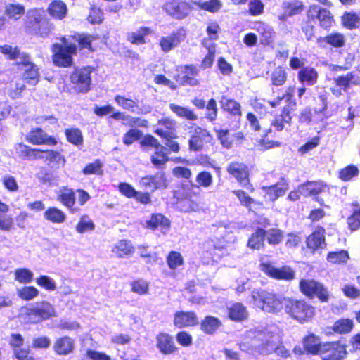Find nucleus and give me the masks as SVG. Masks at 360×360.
<instances>
[{"label": "nucleus", "instance_id": "obj_1", "mask_svg": "<svg viewBox=\"0 0 360 360\" xmlns=\"http://www.w3.org/2000/svg\"><path fill=\"white\" fill-rule=\"evenodd\" d=\"M276 335L268 327L259 326L245 332L240 347L245 352L268 355L273 351L278 356L288 358L290 352L284 346L275 347Z\"/></svg>", "mask_w": 360, "mask_h": 360}, {"label": "nucleus", "instance_id": "obj_2", "mask_svg": "<svg viewBox=\"0 0 360 360\" xmlns=\"http://www.w3.org/2000/svg\"><path fill=\"white\" fill-rule=\"evenodd\" d=\"M92 39L90 35L79 34L62 37L60 44L56 43L52 46L53 63L58 66H70L72 63V56L76 53L77 45L82 49H90Z\"/></svg>", "mask_w": 360, "mask_h": 360}, {"label": "nucleus", "instance_id": "obj_3", "mask_svg": "<svg viewBox=\"0 0 360 360\" xmlns=\"http://www.w3.org/2000/svg\"><path fill=\"white\" fill-rule=\"evenodd\" d=\"M251 298L255 307L270 314L281 312L284 306L285 307V301H288L285 298L264 290H253Z\"/></svg>", "mask_w": 360, "mask_h": 360}, {"label": "nucleus", "instance_id": "obj_4", "mask_svg": "<svg viewBox=\"0 0 360 360\" xmlns=\"http://www.w3.org/2000/svg\"><path fill=\"white\" fill-rule=\"evenodd\" d=\"M347 354V346L340 340L316 343V355L322 360H343Z\"/></svg>", "mask_w": 360, "mask_h": 360}, {"label": "nucleus", "instance_id": "obj_5", "mask_svg": "<svg viewBox=\"0 0 360 360\" xmlns=\"http://www.w3.org/2000/svg\"><path fill=\"white\" fill-rule=\"evenodd\" d=\"M31 323H37L56 316L54 307L47 301L37 302L25 308Z\"/></svg>", "mask_w": 360, "mask_h": 360}, {"label": "nucleus", "instance_id": "obj_6", "mask_svg": "<svg viewBox=\"0 0 360 360\" xmlns=\"http://www.w3.org/2000/svg\"><path fill=\"white\" fill-rule=\"evenodd\" d=\"M285 311L300 323L308 321L314 316V308L304 302L285 301Z\"/></svg>", "mask_w": 360, "mask_h": 360}, {"label": "nucleus", "instance_id": "obj_7", "mask_svg": "<svg viewBox=\"0 0 360 360\" xmlns=\"http://www.w3.org/2000/svg\"><path fill=\"white\" fill-rule=\"evenodd\" d=\"M91 72V68L87 67L75 69L72 73L70 80L76 91L86 93L89 90Z\"/></svg>", "mask_w": 360, "mask_h": 360}, {"label": "nucleus", "instance_id": "obj_8", "mask_svg": "<svg viewBox=\"0 0 360 360\" xmlns=\"http://www.w3.org/2000/svg\"><path fill=\"white\" fill-rule=\"evenodd\" d=\"M20 70L23 72L22 79L28 84L36 85L39 81V72L37 66L30 61L28 56L23 55L21 60L18 61Z\"/></svg>", "mask_w": 360, "mask_h": 360}, {"label": "nucleus", "instance_id": "obj_9", "mask_svg": "<svg viewBox=\"0 0 360 360\" xmlns=\"http://www.w3.org/2000/svg\"><path fill=\"white\" fill-rule=\"evenodd\" d=\"M260 269L266 275L275 279L290 281L295 278V272L289 266L276 268L270 263H262Z\"/></svg>", "mask_w": 360, "mask_h": 360}, {"label": "nucleus", "instance_id": "obj_10", "mask_svg": "<svg viewBox=\"0 0 360 360\" xmlns=\"http://www.w3.org/2000/svg\"><path fill=\"white\" fill-rule=\"evenodd\" d=\"M227 172L233 176L242 186L249 185V171L246 165L240 162H230L226 167Z\"/></svg>", "mask_w": 360, "mask_h": 360}, {"label": "nucleus", "instance_id": "obj_11", "mask_svg": "<svg viewBox=\"0 0 360 360\" xmlns=\"http://www.w3.org/2000/svg\"><path fill=\"white\" fill-rule=\"evenodd\" d=\"M164 9L167 13L177 20L186 18L191 11L188 3L176 0L167 2L164 5Z\"/></svg>", "mask_w": 360, "mask_h": 360}, {"label": "nucleus", "instance_id": "obj_12", "mask_svg": "<svg viewBox=\"0 0 360 360\" xmlns=\"http://www.w3.org/2000/svg\"><path fill=\"white\" fill-rule=\"evenodd\" d=\"M186 34L185 30L181 28L168 36L162 37L160 40L162 51L167 53L178 46L184 40Z\"/></svg>", "mask_w": 360, "mask_h": 360}, {"label": "nucleus", "instance_id": "obj_13", "mask_svg": "<svg viewBox=\"0 0 360 360\" xmlns=\"http://www.w3.org/2000/svg\"><path fill=\"white\" fill-rule=\"evenodd\" d=\"M9 342L18 360H33V358L29 356L30 347H22L24 338L20 334H12Z\"/></svg>", "mask_w": 360, "mask_h": 360}, {"label": "nucleus", "instance_id": "obj_14", "mask_svg": "<svg viewBox=\"0 0 360 360\" xmlns=\"http://www.w3.org/2000/svg\"><path fill=\"white\" fill-rule=\"evenodd\" d=\"M140 185L151 191L164 189L167 187V181L163 172L144 176L140 180Z\"/></svg>", "mask_w": 360, "mask_h": 360}, {"label": "nucleus", "instance_id": "obj_15", "mask_svg": "<svg viewBox=\"0 0 360 360\" xmlns=\"http://www.w3.org/2000/svg\"><path fill=\"white\" fill-rule=\"evenodd\" d=\"M179 74L176 80L183 85H190L192 86L199 84V81L195 78L198 74V69L193 65H186L179 68Z\"/></svg>", "mask_w": 360, "mask_h": 360}, {"label": "nucleus", "instance_id": "obj_16", "mask_svg": "<svg viewBox=\"0 0 360 360\" xmlns=\"http://www.w3.org/2000/svg\"><path fill=\"white\" fill-rule=\"evenodd\" d=\"M176 122L170 118L160 120L156 125L155 132L165 139H172L176 135Z\"/></svg>", "mask_w": 360, "mask_h": 360}, {"label": "nucleus", "instance_id": "obj_17", "mask_svg": "<svg viewBox=\"0 0 360 360\" xmlns=\"http://www.w3.org/2000/svg\"><path fill=\"white\" fill-rule=\"evenodd\" d=\"M37 159L44 160L51 168H59L63 167L65 159L59 152L48 150H39Z\"/></svg>", "mask_w": 360, "mask_h": 360}, {"label": "nucleus", "instance_id": "obj_18", "mask_svg": "<svg viewBox=\"0 0 360 360\" xmlns=\"http://www.w3.org/2000/svg\"><path fill=\"white\" fill-rule=\"evenodd\" d=\"M27 140L32 144H46L49 146H55L57 141L53 136H49L41 129L37 128L32 130L27 136Z\"/></svg>", "mask_w": 360, "mask_h": 360}, {"label": "nucleus", "instance_id": "obj_19", "mask_svg": "<svg viewBox=\"0 0 360 360\" xmlns=\"http://www.w3.org/2000/svg\"><path fill=\"white\" fill-rule=\"evenodd\" d=\"M198 323V319L193 311H176L174 316V325L182 328L195 326Z\"/></svg>", "mask_w": 360, "mask_h": 360}, {"label": "nucleus", "instance_id": "obj_20", "mask_svg": "<svg viewBox=\"0 0 360 360\" xmlns=\"http://www.w3.org/2000/svg\"><path fill=\"white\" fill-rule=\"evenodd\" d=\"M210 135L206 129L197 128L189 140V148L197 151L202 148L204 143L210 141Z\"/></svg>", "mask_w": 360, "mask_h": 360}, {"label": "nucleus", "instance_id": "obj_21", "mask_svg": "<svg viewBox=\"0 0 360 360\" xmlns=\"http://www.w3.org/2000/svg\"><path fill=\"white\" fill-rule=\"evenodd\" d=\"M254 29L258 32L262 44L269 45L274 42L275 32L271 26L262 22H257L255 24Z\"/></svg>", "mask_w": 360, "mask_h": 360}, {"label": "nucleus", "instance_id": "obj_22", "mask_svg": "<svg viewBox=\"0 0 360 360\" xmlns=\"http://www.w3.org/2000/svg\"><path fill=\"white\" fill-rule=\"evenodd\" d=\"M317 42L321 46L329 45L333 48H342L345 44V37L338 32H333L323 37L317 39Z\"/></svg>", "mask_w": 360, "mask_h": 360}, {"label": "nucleus", "instance_id": "obj_23", "mask_svg": "<svg viewBox=\"0 0 360 360\" xmlns=\"http://www.w3.org/2000/svg\"><path fill=\"white\" fill-rule=\"evenodd\" d=\"M26 25L32 28L36 34L44 35L46 32L41 30V21L43 20L42 11L37 9L30 10L27 13Z\"/></svg>", "mask_w": 360, "mask_h": 360}, {"label": "nucleus", "instance_id": "obj_24", "mask_svg": "<svg viewBox=\"0 0 360 360\" xmlns=\"http://www.w3.org/2000/svg\"><path fill=\"white\" fill-rule=\"evenodd\" d=\"M146 227L153 230L159 229L162 233H166L170 226L169 220L161 214H153L146 221Z\"/></svg>", "mask_w": 360, "mask_h": 360}, {"label": "nucleus", "instance_id": "obj_25", "mask_svg": "<svg viewBox=\"0 0 360 360\" xmlns=\"http://www.w3.org/2000/svg\"><path fill=\"white\" fill-rule=\"evenodd\" d=\"M295 102H290L289 105L285 106L282 112L276 115L271 121V126L278 131H281L284 129L285 124H288L291 121L290 110H292L295 106Z\"/></svg>", "mask_w": 360, "mask_h": 360}, {"label": "nucleus", "instance_id": "obj_26", "mask_svg": "<svg viewBox=\"0 0 360 360\" xmlns=\"http://www.w3.org/2000/svg\"><path fill=\"white\" fill-rule=\"evenodd\" d=\"M157 347L164 354H169L175 352L177 347L175 346L172 337L167 333H160L156 337Z\"/></svg>", "mask_w": 360, "mask_h": 360}, {"label": "nucleus", "instance_id": "obj_27", "mask_svg": "<svg viewBox=\"0 0 360 360\" xmlns=\"http://www.w3.org/2000/svg\"><path fill=\"white\" fill-rule=\"evenodd\" d=\"M135 248L131 240L122 239L118 240L112 247V252L119 258L129 257L134 254Z\"/></svg>", "mask_w": 360, "mask_h": 360}, {"label": "nucleus", "instance_id": "obj_28", "mask_svg": "<svg viewBox=\"0 0 360 360\" xmlns=\"http://www.w3.org/2000/svg\"><path fill=\"white\" fill-rule=\"evenodd\" d=\"M262 189L264 190L268 200L274 201L278 198L285 194L286 191L288 189V184L286 181H281L274 186L264 187Z\"/></svg>", "mask_w": 360, "mask_h": 360}, {"label": "nucleus", "instance_id": "obj_29", "mask_svg": "<svg viewBox=\"0 0 360 360\" xmlns=\"http://www.w3.org/2000/svg\"><path fill=\"white\" fill-rule=\"evenodd\" d=\"M57 200L68 209H72L75 204V192L68 187H61L57 192Z\"/></svg>", "mask_w": 360, "mask_h": 360}, {"label": "nucleus", "instance_id": "obj_30", "mask_svg": "<svg viewBox=\"0 0 360 360\" xmlns=\"http://www.w3.org/2000/svg\"><path fill=\"white\" fill-rule=\"evenodd\" d=\"M74 348L73 340L68 336L58 338L53 345L55 352L59 355H66L71 353Z\"/></svg>", "mask_w": 360, "mask_h": 360}, {"label": "nucleus", "instance_id": "obj_31", "mask_svg": "<svg viewBox=\"0 0 360 360\" xmlns=\"http://www.w3.org/2000/svg\"><path fill=\"white\" fill-rule=\"evenodd\" d=\"M353 211L347 217V224L348 229L354 232L360 229V204L355 201L351 204Z\"/></svg>", "mask_w": 360, "mask_h": 360}, {"label": "nucleus", "instance_id": "obj_32", "mask_svg": "<svg viewBox=\"0 0 360 360\" xmlns=\"http://www.w3.org/2000/svg\"><path fill=\"white\" fill-rule=\"evenodd\" d=\"M48 12L53 18L61 20L66 16L68 8L63 1L57 0L49 4L48 7Z\"/></svg>", "mask_w": 360, "mask_h": 360}, {"label": "nucleus", "instance_id": "obj_33", "mask_svg": "<svg viewBox=\"0 0 360 360\" xmlns=\"http://www.w3.org/2000/svg\"><path fill=\"white\" fill-rule=\"evenodd\" d=\"M354 328V322L349 318H341L337 320L331 329L334 333L345 335L350 333Z\"/></svg>", "mask_w": 360, "mask_h": 360}, {"label": "nucleus", "instance_id": "obj_34", "mask_svg": "<svg viewBox=\"0 0 360 360\" xmlns=\"http://www.w3.org/2000/svg\"><path fill=\"white\" fill-rule=\"evenodd\" d=\"M315 8L310 6L307 14V18L303 22L302 30L304 32L307 38L311 39L314 37V26L315 24Z\"/></svg>", "mask_w": 360, "mask_h": 360}, {"label": "nucleus", "instance_id": "obj_35", "mask_svg": "<svg viewBox=\"0 0 360 360\" xmlns=\"http://www.w3.org/2000/svg\"><path fill=\"white\" fill-rule=\"evenodd\" d=\"M342 25L349 30H352L360 25V17L355 12H345L341 16Z\"/></svg>", "mask_w": 360, "mask_h": 360}, {"label": "nucleus", "instance_id": "obj_36", "mask_svg": "<svg viewBox=\"0 0 360 360\" xmlns=\"http://www.w3.org/2000/svg\"><path fill=\"white\" fill-rule=\"evenodd\" d=\"M229 316L235 321H243L248 316L246 307L241 303H235L229 308Z\"/></svg>", "mask_w": 360, "mask_h": 360}, {"label": "nucleus", "instance_id": "obj_37", "mask_svg": "<svg viewBox=\"0 0 360 360\" xmlns=\"http://www.w3.org/2000/svg\"><path fill=\"white\" fill-rule=\"evenodd\" d=\"M15 150L18 156L22 160H37L39 149H34L30 146L18 143L15 146Z\"/></svg>", "mask_w": 360, "mask_h": 360}, {"label": "nucleus", "instance_id": "obj_38", "mask_svg": "<svg viewBox=\"0 0 360 360\" xmlns=\"http://www.w3.org/2000/svg\"><path fill=\"white\" fill-rule=\"evenodd\" d=\"M330 186L321 181H316V201L322 206L331 198Z\"/></svg>", "mask_w": 360, "mask_h": 360}, {"label": "nucleus", "instance_id": "obj_39", "mask_svg": "<svg viewBox=\"0 0 360 360\" xmlns=\"http://www.w3.org/2000/svg\"><path fill=\"white\" fill-rule=\"evenodd\" d=\"M44 218L53 224H62L66 219L65 212L57 207H49L44 214Z\"/></svg>", "mask_w": 360, "mask_h": 360}, {"label": "nucleus", "instance_id": "obj_40", "mask_svg": "<svg viewBox=\"0 0 360 360\" xmlns=\"http://www.w3.org/2000/svg\"><path fill=\"white\" fill-rule=\"evenodd\" d=\"M264 238L265 231L263 229H257L250 237L248 241V247L254 250L260 249L264 246Z\"/></svg>", "mask_w": 360, "mask_h": 360}, {"label": "nucleus", "instance_id": "obj_41", "mask_svg": "<svg viewBox=\"0 0 360 360\" xmlns=\"http://www.w3.org/2000/svg\"><path fill=\"white\" fill-rule=\"evenodd\" d=\"M151 33V30L148 27H141L136 32H131L127 34V40L133 44H145V37Z\"/></svg>", "mask_w": 360, "mask_h": 360}, {"label": "nucleus", "instance_id": "obj_42", "mask_svg": "<svg viewBox=\"0 0 360 360\" xmlns=\"http://www.w3.org/2000/svg\"><path fill=\"white\" fill-rule=\"evenodd\" d=\"M359 174V169L356 165H349L340 169L338 174L339 179L344 182L352 181Z\"/></svg>", "mask_w": 360, "mask_h": 360}, {"label": "nucleus", "instance_id": "obj_43", "mask_svg": "<svg viewBox=\"0 0 360 360\" xmlns=\"http://www.w3.org/2000/svg\"><path fill=\"white\" fill-rule=\"evenodd\" d=\"M221 108L232 115H240V105L236 101L222 96L220 101Z\"/></svg>", "mask_w": 360, "mask_h": 360}, {"label": "nucleus", "instance_id": "obj_44", "mask_svg": "<svg viewBox=\"0 0 360 360\" xmlns=\"http://www.w3.org/2000/svg\"><path fill=\"white\" fill-rule=\"evenodd\" d=\"M220 320L216 317L207 316L201 323V330L205 333L213 334L221 326Z\"/></svg>", "mask_w": 360, "mask_h": 360}, {"label": "nucleus", "instance_id": "obj_45", "mask_svg": "<svg viewBox=\"0 0 360 360\" xmlns=\"http://www.w3.org/2000/svg\"><path fill=\"white\" fill-rule=\"evenodd\" d=\"M169 109L179 117L186 119L188 120H196L198 117L195 113L188 108L180 106L174 103L169 105Z\"/></svg>", "mask_w": 360, "mask_h": 360}, {"label": "nucleus", "instance_id": "obj_46", "mask_svg": "<svg viewBox=\"0 0 360 360\" xmlns=\"http://www.w3.org/2000/svg\"><path fill=\"white\" fill-rule=\"evenodd\" d=\"M316 18L319 20L320 26L326 30L329 29L334 22L330 11L326 8H321L317 11Z\"/></svg>", "mask_w": 360, "mask_h": 360}, {"label": "nucleus", "instance_id": "obj_47", "mask_svg": "<svg viewBox=\"0 0 360 360\" xmlns=\"http://www.w3.org/2000/svg\"><path fill=\"white\" fill-rule=\"evenodd\" d=\"M14 278L21 284L30 283L34 278L33 272L26 268H18L14 271Z\"/></svg>", "mask_w": 360, "mask_h": 360}, {"label": "nucleus", "instance_id": "obj_48", "mask_svg": "<svg viewBox=\"0 0 360 360\" xmlns=\"http://www.w3.org/2000/svg\"><path fill=\"white\" fill-rule=\"evenodd\" d=\"M95 229V224L93 220L86 214L82 215L79 222L75 226V230L78 233H84L92 231Z\"/></svg>", "mask_w": 360, "mask_h": 360}, {"label": "nucleus", "instance_id": "obj_49", "mask_svg": "<svg viewBox=\"0 0 360 360\" xmlns=\"http://www.w3.org/2000/svg\"><path fill=\"white\" fill-rule=\"evenodd\" d=\"M349 259V253L345 250L330 252L327 255V260L332 264H345Z\"/></svg>", "mask_w": 360, "mask_h": 360}, {"label": "nucleus", "instance_id": "obj_50", "mask_svg": "<svg viewBox=\"0 0 360 360\" xmlns=\"http://www.w3.org/2000/svg\"><path fill=\"white\" fill-rule=\"evenodd\" d=\"M25 80L20 78H16L13 82L12 81L9 86L8 95L12 98H19L22 92L25 89Z\"/></svg>", "mask_w": 360, "mask_h": 360}, {"label": "nucleus", "instance_id": "obj_51", "mask_svg": "<svg viewBox=\"0 0 360 360\" xmlns=\"http://www.w3.org/2000/svg\"><path fill=\"white\" fill-rule=\"evenodd\" d=\"M18 296L23 300L29 301L39 295V290L33 286H23L17 289Z\"/></svg>", "mask_w": 360, "mask_h": 360}, {"label": "nucleus", "instance_id": "obj_52", "mask_svg": "<svg viewBox=\"0 0 360 360\" xmlns=\"http://www.w3.org/2000/svg\"><path fill=\"white\" fill-rule=\"evenodd\" d=\"M25 13V7L20 4H8L5 7V14L11 19L18 20Z\"/></svg>", "mask_w": 360, "mask_h": 360}, {"label": "nucleus", "instance_id": "obj_53", "mask_svg": "<svg viewBox=\"0 0 360 360\" xmlns=\"http://www.w3.org/2000/svg\"><path fill=\"white\" fill-rule=\"evenodd\" d=\"M354 75L353 72H350L347 73L345 75H340L334 79L336 86L340 87L344 91H347L350 87L351 84H354L353 82Z\"/></svg>", "mask_w": 360, "mask_h": 360}, {"label": "nucleus", "instance_id": "obj_54", "mask_svg": "<svg viewBox=\"0 0 360 360\" xmlns=\"http://www.w3.org/2000/svg\"><path fill=\"white\" fill-rule=\"evenodd\" d=\"M167 263L171 270H175L184 264L182 255L176 251H171L167 257Z\"/></svg>", "mask_w": 360, "mask_h": 360}, {"label": "nucleus", "instance_id": "obj_55", "mask_svg": "<svg viewBox=\"0 0 360 360\" xmlns=\"http://www.w3.org/2000/svg\"><path fill=\"white\" fill-rule=\"evenodd\" d=\"M65 136L68 141L74 145L79 146L83 143L82 131L77 128L66 129Z\"/></svg>", "mask_w": 360, "mask_h": 360}, {"label": "nucleus", "instance_id": "obj_56", "mask_svg": "<svg viewBox=\"0 0 360 360\" xmlns=\"http://www.w3.org/2000/svg\"><path fill=\"white\" fill-rule=\"evenodd\" d=\"M112 117H113L115 120H122L124 121L123 123L124 124L129 125L137 124L139 126L145 127L146 123L147 122L146 120H140L139 119H135L129 115H126L120 112L113 113L112 115Z\"/></svg>", "mask_w": 360, "mask_h": 360}, {"label": "nucleus", "instance_id": "obj_57", "mask_svg": "<svg viewBox=\"0 0 360 360\" xmlns=\"http://www.w3.org/2000/svg\"><path fill=\"white\" fill-rule=\"evenodd\" d=\"M166 148L163 146V148L155 150L153 155L151 157V162L156 167H160L164 165L169 160L167 153H165Z\"/></svg>", "mask_w": 360, "mask_h": 360}, {"label": "nucleus", "instance_id": "obj_58", "mask_svg": "<svg viewBox=\"0 0 360 360\" xmlns=\"http://www.w3.org/2000/svg\"><path fill=\"white\" fill-rule=\"evenodd\" d=\"M271 79L274 85L281 86L286 80V72L283 68L276 67L271 73Z\"/></svg>", "mask_w": 360, "mask_h": 360}, {"label": "nucleus", "instance_id": "obj_59", "mask_svg": "<svg viewBox=\"0 0 360 360\" xmlns=\"http://www.w3.org/2000/svg\"><path fill=\"white\" fill-rule=\"evenodd\" d=\"M115 100L116 103L120 106L123 108L124 109H126V110H130L132 112H139L137 111L138 105L134 101H133L130 98H127L121 96H117L115 97Z\"/></svg>", "mask_w": 360, "mask_h": 360}, {"label": "nucleus", "instance_id": "obj_60", "mask_svg": "<svg viewBox=\"0 0 360 360\" xmlns=\"http://www.w3.org/2000/svg\"><path fill=\"white\" fill-rule=\"evenodd\" d=\"M301 291L309 297L315 295V281L313 280H301L300 283Z\"/></svg>", "mask_w": 360, "mask_h": 360}, {"label": "nucleus", "instance_id": "obj_61", "mask_svg": "<svg viewBox=\"0 0 360 360\" xmlns=\"http://www.w3.org/2000/svg\"><path fill=\"white\" fill-rule=\"evenodd\" d=\"M51 344V340L46 336L34 338L32 341V347L35 349H46Z\"/></svg>", "mask_w": 360, "mask_h": 360}, {"label": "nucleus", "instance_id": "obj_62", "mask_svg": "<svg viewBox=\"0 0 360 360\" xmlns=\"http://www.w3.org/2000/svg\"><path fill=\"white\" fill-rule=\"evenodd\" d=\"M283 8L288 11V15L292 16L300 13L303 9V4L302 2L295 1L292 2L285 1L283 3Z\"/></svg>", "mask_w": 360, "mask_h": 360}, {"label": "nucleus", "instance_id": "obj_63", "mask_svg": "<svg viewBox=\"0 0 360 360\" xmlns=\"http://www.w3.org/2000/svg\"><path fill=\"white\" fill-rule=\"evenodd\" d=\"M36 283L48 291H54L56 289L54 280L48 276H39L36 279Z\"/></svg>", "mask_w": 360, "mask_h": 360}, {"label": "nucleus", "instance_id": "obj_64", "mask_svg": "<svg viewBox=\"0 0 360 360\" xmlns=\"http://www.w3.org/2000/svg\"><path fill=\"white\" fill-rule=\"evenodd\" d=\"M195 181L199 186L208 188L212 184L213 178L210 172L203 171L196 176Z\"/></svg>", "mask_w": 360, "mask_h": 360}]
</instances>
